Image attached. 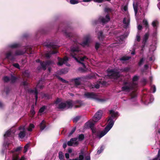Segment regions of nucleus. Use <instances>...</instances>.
I'll list each match as a JSON object with an SVG mask.
<instances>
[{"label":"nucleus","instance_id":"5","mask_svg":"<svg viewBox=\"0 0 160 160\" xmlns=\"http://www.w3.org/2000/svg\"><path fill=\"white\" fill-rule=\"evenodd\" d=\"M84 96L87 98L91 99H95L97 101L102 102L104 101L103 99L99 98L98 97L97 95L93 92H87L84 93Z\"/></svg>","mask_w":160,"mask_h":160},{"label":"nucleus","instance_id":"26","mask_svg":"<svg viewBox=\"0 0 160 160\" xmlns=\"http://www.w3.org/2000/svg\"><path fill=\"white\" fill-rule=\"evenodd\" d=\"M98 38L100 40H102L104 38V36L102 31H100L98 35Z\"/></svg>","mask_w":160,"mask_h":160},{"label":"nucleus","instance_id":"14","mask_svg":"<svg viewBox=\"0 0 160 160\" xmlns=\"http://www.w3.org/2000/svg\"><path fill=\"white\" fill-rule=\"evenodd\" d=\"M58 65L59 66H61L63 64L68 61V58L67 57H65L63 59L58 57Z\"/></svg>","mask_w":160,"mask_h":160},{"label":"nucleus","instance_id":"22","mask_svg":"<svg viewBox=\"0 0 160 160\" xmlns=\"http://www.w3.org/2000/svg\"><path fill=\"white\" fill-rule=\"evenodd\" d=\"M25 53H27L28 54H31L32 53V48L31 47H27L25 48L24 50Z\"/></svg>","mask_w":160,"mask_h":160},{"label":"nucleus","instance_id":"45","mask_svg":"<svg viewBox=\"0 0 160 160\" xmlns=\"http://www.w3.org/2000/svg\"><path fill=\"white\" fill-rule=\"evenodd\" d=\"M158 23V22L157 21H154L152 22V25L153 27L155 28L157 26V25Z\"/></svg>","mask_w":160,"mask_h":160},{"label":"nucleus","instance_id":"23","mask_svg":"<svg viewBox=\"0 0 160 160\" xmlns=\"http://www.w3.org/2000/svg\"><path fill=\"white\" fill-rule=\"evenodd\" d=\"M19 43H14L9 45V47L12 48H16L20 46Z\"/></svg>","mask_w":160,"mask_h":160},{"label":"nucleus","instance_id":"53","mask_svg":"<svg viewBox=\"0 0 160 160\" xmlns=\"http://www.w3.org/2000/svg\"><path fill=\"white\" fill-rule=\"evenodd\" d=\"M93 1L95 2H98V3H101L105 2L104 0H93Z\"/></svg>","mask_w":160,"mask_h":160},{"label":"nucleus","instance_id":"7","mask_svg":"<svg viewBox=\"0 0 160 160\" xmlns=\"http://www.w3.org/2000/svg\"><path fill=\"white\" fill-rule=\"evenodd\" d=\"M123 86L122 88V91H129L133 88L132 84L128 81L124 80L123 82Z\"/></svg>","mask_w":160,"mask_h":160},{"label":"nucleus","instance_id":"1","mask_svg":"<svg viewBox=\"0 0 160 160\" xmlns=\"http://www.w3.org/2000/svg\"><path fill=\"white\" fill-rule=\"evenodd\" d=\"M109 113L111 114V116L108 117V123L105 128V129L107 132L111 128L114 124V121L113 118L118 117L119 116L118 112H115L113 110H110Z\"/></svg>","mask_w":160,"mask_h":160},{"label":"nucleus","instance_id":"12","mask_svg":"<svg viewBox=\"0 0 160 160\" xmlns=\"http://www.w3.org/2000/svg\"><path fill=\"white\" fill-rule=\"evenodd\" d=\"M73 104H78V105H75L74 106V108H80L84 105L83 101L81 100H77L74 102L73 101Z\"/></svg>","mask_w":160,"mask_h":160},{"label":"nucleus","instance_id":"31","mask_svg":"<svg viewBox=\"0 0 160 160\" xmlns=\"http://www.w3.org/2000/svg\"><path fill=\"white\" fill-rule=\"evenodd\" d=\"M30 114L33 117L35 113V111L34 110V107L33 105H32L31 107V109L30 111Z\"/></svg>","mask_w":160,"mask_h":160},{"label":"nucleus","instance_id":"2","mask_svg":"<svg viewBox=\"0 0 160 160\" xmlns=\"http://www.w3.org/2000/svg\"><path fill=\"white\" fill-rule=\"evenodd\" d=\"M70 55L73 58L78 62L82 64V66L85 68H86L85 64L83 62H80L78 59L77 57V54L80 51L79 46L78 44L75 43V44L71 48Z\"/></svg>","mask_w":160,"mask_h":160},{"label":"nucleus","instance_id":"35","mask_svg":"<svg viewBox=\"0 0 160 160\" xmlns=\"http://www.w3.org/2000/svg\"><path fill=\"white\" fill-rule=\"evenodd\" d=\"M81 117L80 116H77L75 118H74L73 119V121L74 122L76 123L80 119Z\"/></svg>","mask_w":160,"mask_h":160},{"label":"nucleus","instance_id":"34","mask_svg":"<svg viewBox=\"0 0 160 160\" xmlns=\"http://www.w3.org/2000/svg\"><path fill=\"white\" fill-rule=\"evenodd\" d=\"M11 135V132L10 131L8 130L7 131L4 135L5 138H7L8 137H10Z\"/></svg>","mask_w":160,"mask_h":160},{"label":"nucleus","instance_id":"33","mask_svg":"<svg viewBox=\"0 0 160 160\" xmlns=\"http://www.w3.org/2000/svg\"><path fill=\"white\" fill-rule=\"evenodd\" d=\"M47 107L45 106H43L41 107L39 110V112L40 113L43 112L47 108Z\"/></svg>","mask_w":160,"mask_h":160},{"label":"nucleus","instance_id":"4","mask_svg":"<svg viewBox=\"0 0 160 160\" xmlns=\"http://www.w3.org/2000/svg\"><path fill=\"white\" fill-rule=\"evenodd\" d=\"M92 136L95 138H101L107 133L105 129L103 131H101L100 130L97 129L96 128L92 129Z\"/></svg>","mask_w":160,"mask_h":160},{"label":"nucleus","instance_id":"15","mask_svg":"<svg viewBox=\"0 0 160 160\" xmlns=\"http://www.w3.org/2000/svg\"><path fill=\"white\" fill-rule=\"evenodd\" d=\"M98 20L103 23H105L108 22L110 20V18L109 15L107 14L106 15L105 18L102 17H100Z\"/></svg>","mask_w":160,"mask_h":160},{"label":"nucleus","instance_id":"8","mask_svg":"<svg viewBox=\"0 0 160 160\" xmlns=\"http://www.w3.org/2000/svg\"><path fill=\"white\" fill-rule=\"evenodd\" d=\"M108 76L111 78L117 79L120 77V75L119 72L111 69L108 71Z\"/></svg>","mask_w":160,"mask_h":160},{"label":"nucleus","instance_id":"32","mask_svg":"<svg viewBox=\"0 0 160 160\" xmlns=\"http://www.w3.org/2000/svg\"><path fill=\"white\" fill-rule=\"evenodd\" d=\"M143 24L145 25V27L146 28H148L149 27V25L148 23V21L145 19H144L143 20Z\"/></svg>","mask_w":160,"mask_h":160},{"label":"nucleus","instance_id":"64","mask_svg":"<svg viewBox=\"0 0 160 160\" xmlns=\"http://www.w3.org/2000/svg\"><path fill=\"white\" fill-rule=\"evenodd\" d=\"M100 83L102 85H105L106 84V82L104 81H101L100 82Z\"/></svg>","mask_w":160,"mask_h":160},{"label":"nucleus","instance_id":"3","mask_svg":"<svg viewBox=\"0 0 160 160\" xmlns=\"http://www.w3.org/2000/svg\"><path fill=\"white\" fill-rule=\"evenodd\" d=\"M73 106L72 100H69L64 102H61L59 103L57 108L61 110H63L64 108L67 109L72 108Z\"/></svg>","mask_w":160,"mask_h":160},{"label":"nucleus","instance_id":"36","mask_svg":"<svg viewBox=\"0 0 160 160\" xmlns=\"http://www.w3.org/2000/svg\"><path fill=\"white\" fill-rule=\"evenodd\" d=\"M19 158L18 154H14L12 156V160H19Z\"/></svg>","mask_w":160,"mask_h":160},{"label":"nucleus","instance_id":"39","mask_svg":"<svg viewBox=\"0 0 160 160\" xmlns=\"http://www.w3.org/2000/svg\"><path fill=\"white\" fill-rule=\"evenodd\" d=\"M145 59L143 58H142L140 60V61L138 62V64L139 66H141L143 63Z\"/></svg>","mask_w":160,"mask_h":160},{"label":"nucleus","instance_id":"44","mask_svg":"<svg viewBox=\"0 0 160 160\" xmlns=\"http://www.w3.org/2000/svg\"><path fill=\"white\" fill-rule=\"evenodd\" d=\"M104 150L103 146H101L100 149H98L97 152V153L98 154H100Z\"/></svg>","mask_w":160,"mask_h":160},{"label":"nucleus","instance_id":"29","mask_svg":"<svg viewBox=\"0 0 160 160\" xmlns=\"http://www.w3.org/2000/svg\"><path fill=\"white\" fill-rule=\"evenodd\" d=\"M68 72V69L67 68H65L61 69L60 70V72L62 74H65L67 73Z\"/></svg>","mask_w":160,"mask_h":160},{"label":"nucleus","instance_id":"60","mask_svg":"<svg viewBox=\"0 0 160 160\" xmlns=\"http://www.w3.org/2000/svg\"><path fill=\"white\" fill-rule=\"evenodd\" d=\"M6 92V94L7 95L9 92L10 89L8 87H7L5 88Z\"/></svg>","mask_w":160,"mask_h":160},{"label":"nucleus","instance_id":"19","mask_svg":"<svg viewBox=\"0 0 160 160\" xmlns=\"http://www.w3.org/2000/svg\"><path fill=\"white\" fill-rule=\"evenodd\" d=\"M149 36V34L148 32H147L144 35L142 39V42L144 43H147V41L148 39Z\"/></svg>","mask_w":160,"mask_h":160},{"label":"nucleus","instance_id":"10","mask_svg":"<svg viewBox=\"0 0 160 160\" xmlns=\"http://www.w3.org/2000/svg\"><path fill=\"white\" fill-rule=\"evenodd\" d=\"M102 110H98L95 114L93 118V121L94 122H97L101 118L102 116Z\"/></svg>","mask_w":160,"mask_h":160},{"label":"nucleus","instance_id":"24","mask_svg":"<svg viewBox=\"0 0 160 160\" xmlns=\"http://www.w3.org/2000/svg\"><path fill=\"white\" fill-rule=\"evenodd\" d=\"M25 53V52L24 50H17L15 52V54L16 55H23Z\"/></svg>","mask_w":160,"mask_h":160},{"label":"nucleus","instance_id":"48","mask_svg":"<svg viewBox=\"0 0 160 160\" xmlns=\"http://www.w3.org/2000/svg\"><path fill=\"white\" fill-rule=\"evenodd\" d=\"M112 9L109 8H106L104 9V11L105 12H111L112 11Z\"/></svg>","mask_w":160,"mask_h":160},{"label":"nucleus","instance_id":"28","mask_svg":"<svg viewBox=\"0 0 160 160\" xmlns=\"http://www.w3.org/2000/svg\"><path fill=\"white\" fill-rule=\"evenodd\" d=\"M95 122H89L88 126L92 130V129H95L96 128H95L94 127Z\"/></svg>","mask_w":160,"mask_h":160},{"label":"nucleus","instance_id":"51","mask_svg":"<svg viewBox=\"0 0 160 160\" xmlns=\"http://www.w3.org/2000/svg\"><path fill=\"white\" fill-rule=\"evenodd\" d=\"M39 83H40V82H39V83H38V84L37 85V87L38 88L40 89H42L44 87V85H39Z\"/></svg>","mask_w":160,"mask_h":160},{"label":"nucleus","instance_id":"59","mask_svg":"<svg viewBox=\"0 0 160 160\" xmlns=\"http://www.w3.org/2000/svg\"><path fill=\"white\" fill-rule=\"evenodd\" d=\"M152 92L154 93L156 91V88L155 86L154 85L152 87Z\"/></svg>","mask_w":160,"mask_h":160},{"label":"nucleus","instance_id":"57","mask_svg":"<svg viewBox=\"0 0 160 160\" xmlns=\"http://www.w3.org/2000/svg\"><path fill=\"white\" fill-rule=\"evenodd\" d=\"M84 159V156L82 154H80L79 155L78 160H83Z\"/></svg>","mask_w":160,"mask_h":160},{"label":"nucleus","instance_id":"56","mask_svg":"<svg viewBox=\"0 0 160 160\" xmlns=\"http://www.w3.org/2000/svg\"><path fill=\"white\" fill-rule=\"evenodd\" d=\"M61 99L60 98H58L56 99V100L55 101L54 103L55 104H58L59 102H61Z\"/></svg>","mask_w":160,"mask_h":160},{"label":"nucleus","instance_id":"55","mask_svg":"<svg viewBox=\"0 0 160 160\" xmlns=\"http://www.w3.org/2000/svg\"><path fill=\"white\" fill-rule=\"evenodd\" d=\"M100 47V44L98 42H96L95 44V49L97 50Z\"/></svg>","mask_w":160,"mask_h":160},{"label":"nucleus","instance_id":"11","mask_svg":"<svg viewBox=\"0 0 160 160\" xmlns=\"http://www.w3.org/2000/svg\"><path fill=\"white\" fill-rule=\"evenodd\" d=\"M77 139L78 138H71L69 141L68 142L67 145L70 146H77L79 144V142L77 141Z\"/></svg>","mask_w":160,"mask_h":160},{"label":"nucleus","instance_id":"43","mask_svg":"<svg viewBox=\"0 0 160 160\" xmlns=\"http://www.w3.org/2000/svg\"><path fill=\"white\" fill-rule=\"evenodd\" d=\"M3 79L4 82H8L10 80V78L7 76L4 77Z\"/></svg>","mask_w":160,"mask_h":160},{"label":"nucleus","instance_id":"61","mask_svg":"<svg viewBox=\"0 0 160 160\" xmlns=\"http://www.w3.org/2000/svg\"><path fill=\"white\" fill-rule=\"evenodd\" d=\"M130 70V68L128 67L125 68L123 69V71L124 72H128Z\"/></svg>","mask_w":160,"mask_h":160},{"label":"nucleus","instance_id":"62","mask_svg":"<svg viewBox=\"0 0 160 160\" xmlns=\"http://www.w3.org/2000/svg\"><path fill=\"white\" fill-rule=\"evenodd\" d=\"M137 40L138 42H139L140 41V37L139 35H137Z\"/></svg>","mask_w":160,"mask_h":160},{"label":"nucleus","instance_id":"9","mask_svg":"<svg viewBox=\"0 0 160 160\" xmlns=\"http://www.w3.org/2000/svg\"><path fill=\"white\" fill-rule=\"evenodd\" d=\"M54 62L52 60H48L46 61L45 62L43 61L41 62V65L42 69L44 70L46 69V66H48L54 64Z\"/></svg>","mask_w":160,"mask_h":160},{"label":"nucleus","instance_id":"17","mask_svg":"<svg viewBox=\"0 0 160 160\" xmlns=\"http://www.w3.org/2000/svg\"><path fill=\"white\" fill-rule=\"evenodd\" d=\"M81 78L80 77H78L72 79V81H74L75 85L76 86H78L81 84Z\"/></svg>","mask_w":160,"mask_h":160},{"label":"nucleus","instance_id":"21","mask_svg":"<svg viewBox=\"0 0 160 160\" xmlns=\"http://www.w3.org/2000/svg\"><path fill=\"white\" fill-rule=\"evenodd\" d=\"M22 75L24 77L29 78L30 76V72L28 70H25L22 72Z\"/></svg>","mask_w":160,"mask_h":160},{"label":"nucleus","instance_id":"42","mask_svg":"<svg viewBox=\"0 0 160 160\" xmlns=\"http://www.w3.org/2000/svg\"><path fill=\"white\" fill-rule=\"evenodd\" d=\"M58 155H59V158H61V159H64V156L63 154V152H61L60 151L58 153Z\"/></svg>","mask_w":160,"mask_h":160},{"label":"nucleus","instance_id":"25","mask_svg":"<svg viewBox=\"0 0 160 160\" xmlns=\"http://www.w3.org/2000/svg\"><path fill=\"white\" fill-rule=\"evenodd\" d=\"M25 131H20L18 134L19 137L21 138H23L25 136Z\"/></svg>","mask_w":160,"mask_h":160},{"label":"nucleus","instance_id":"58","mask_svg":"<svg viewBox=\"0 0 160 160\" xmlns=\"http://www.w3.org/2000/svg\"><path fill=\"white\" fill-rule=\"evenodd\" d=\"M38 91H36L35 92V100H36V101L37 100H38Z\"/></svg>","mask_w":160,"mask_h":160},{"label":"nucleus","instance_id":"13","mask_svg":"<svg viewBox=\"0 0 160 160\" xmlns=\"http://www.w3.org/2000/svg\"><path fill=\"white\" fill-rule=\"evenodd\" d=\"M84 40L80 44L82 46L84 47L86 46H88L89 44V41L90 38L89 36H86L84 38Z\"/></svg>","mask_w":160,"mask_h":160},{"label":"nucleus","instance_id":"49","mask_svg":"<svg viewBox=\"0 0 160 160\" xmlns=\"http://www.w3.org/2000/svg\"><path fill=\"white\" fill-rule=\"evenodd\" d=\"M66 35L68 37H71L72 36V34L71 33L68 32L66 31L65 32Z\"/></svg>","mask_w":160,"mask_h":160},{"label":"nucleus","instance_id":"40","mask_svg":"<svg viewBox=\"0 0 160 160\" xmlns=\"http://www.w3.org/2000/svg\"><path fill=\"white\" fill-rule=\"evenodd\" d=\"M57 78L59 80L61 81L63 83H68V81L66 80L59 76L57 77Z\"/></svg>","mask_w":160,"mask_h":160},{"label":"nucleus","instance_id":"52","mask_svg":"<svg viewBox=\"0 0 160 160\" xmlns=\"http://www.w3.org/2000/svg\"><path fill=\"white\" fill-rule=\"evenodd\" d=\"M76 130V127H74V128H73L71 130V132H70V133L69 134V135H72L75 132V131Z\"/></svg>","mask_w":160,"mask_h":160},{"label":"nucleus","instance_id":"16","mask_svg":"<svg viewBox=\"0 0 160 160\" xmlns=\"http://www.w3.org/2000/svg\"><path fill=\"white\" fill-rule=\"evenodd\" d=\"M6 58L8 59L11 61L14 60L15 58L14 56L12 54L11 52H9L6 54Z\"/></svg>","mask_w":160,"mask_h":160},{"label":"nucleus","instance_id":"20","mask_svg":"<svg viewBox=\"0 0 160 160\" xmlns=\"http://www.w3.org/2000/svg\"><path fill=\"white\" fill-rule=\"evenodd\" d=\"M138 2H136L135 3L133 2V6L135 15L137 14L138 12Z\"/></svg>","mask_w":160,"mask_h":160},{"label":"nucleus","instance_id":"38","mask_svg":"<svg viewBox=\"0 0 160 160\" xmlns=\"http://www.w3.org/2000/svg\"><path fill=\"white\" fill-rule=\"evenodd\" d=\"M29 146V144L27 143V144L25 145L24 147V149L23 150V152L24 153H25L27 152L28 150V148Z\"/></svg>","mask_w":160,"mask_h":160},{"label":"nucleus","instance_id":"54","mask_svg":"<svg viewBox=\"0 0 160 160\" xmlns=\"http://www.w3.org/2000/svg\"><path fill=\"white\" fill-rule=\"evenodd\" d=\"M13 66L18 69H20L19 65L18 63H14L13 64Z\"/></svg>","mask_w":160,"mask_h":160},{"label":"nucleus","instance_id":"50","mask_svg":"<svg viewBox=\"0 0 160 160\" xmlns=\"http://www.w3.org/2000/svg\"><path fill=\"white\" fill-rule=\"evenodd\" d=\"M138 79V77L137 76H134L132 79V81L133 82L137 81Z\"/></svg>","mask_w":160,"mask_h":160},{"label":"nucleus","instance_id":"27","mask_svg":"<svg viewBox=\"0 0 160 160\" xmlns=\"http://www.w3.org/2000/svg\"><path fill=\"white\" fill-rule=\"evenodd\" d=\"M17 79V78L16 77L12 75H11V78L10 79V80H11V83H14Z\"/></svg>","mask_w":160,"mask_h":160},{"label":"nucleus","instance_id":"18","mask_svg":"<svg viewBox=\"0 0 160 160\" xmlns=\"http://www.w3.org/2000/svg\"><path fill=\"white\" fill-rule=\"evenodd\" d=\"M46 122L44 120H43L40 124V128L41 130L44 129L46 127Z\"/></svg>","mask_w":160,"mask_h":160},{"label":"nucleus","instance_id":"46","mask_svg":"<svg viewBox=\"0 0 160 160\" xmlns=\"http://www.w3.org/2000/svg\"><path fill=\"white\" fill-rule=\"evenodd\" d=\"M70 3L72 4H75L78 3V1L76 0H70Z\"/></svg>","mask_w":160,"mask_h":160},{"label":"nucleus","instance_id":"41","mask_svg":"<svg viewBox=\"0 0 160 160\" xmlns=\"http://www.w3.org/2000/svg\"><path fill=\"white\" fill-rule=\"evenodd\" d=\"M130 96L131 97V98L132 99L136 97L137 96V95L135 92H132L131 93Z\"/></svg>","mask_w":160,"mask_h":160},{"label":"nucleus","instance_id":"6","mask_svg":"<svg viewBox=\"0 0 160 160\" xmlns=\"http://www.w3.org/2000/svg\"><path fill=\"white\" fill-rule=\"evenodd\" d=\"M45 46L47 47L50 48L51 49H52V50H51L49 52L45 54V56L47 58H50L52 54H54L57 53L58 51L56 49L57 47L55 45H53L50 43L49 44H47Z\"/></svg>","mask_w":160,"mask_h":160},{"label":"nucleus","instance_id":"37","mask_svg":"<svg viewBox=\"0 0 160 160\" xmlns=\"http://www.w3.org/2000/svg\"><path fill=\"white\" fill-rule=\"evenodd\" d=\"M130 57H129L123 56L120 58L121 61H125L126 60H128Z\"/></svg>","mask_w":160,"mask_h":160},{"label":"nucleus","instance_id":"47","mask_svg":"<svg viewBox=\"0 0 160 160\" xmlns=\"http://www.w3.org/2000/svg\"><path fill=\"white\" fill-rule=\"evenodd\" d=\"M28 92L30 93H34L35 94V92L36 91H38V90L36 88H35V90L29 89H28Z\"/></svg>","mask_w":160,"mask_h":160},{"label":"nucleus","instance_id":"30","mask_svg":"<svg viewBox=\"0 0 160 160\" xmlns=\"http://www.w3.org/2000/svg\"><path fill=\"white\" fill-rule=\"evenodd\" d=\"M85 138L84 135L83 134H81L79 135L78 138L79 141H82Z\"/></svg>","mask_w":160,"mask_h":160},{"label":"nucleus","instance_id":"63","mask_svg":"<svg viewBox=\"0 0 160 160\" xmlns=\"http://www.w3.org/2000/svg\"><path fill=\"white\" fill-rule=\"evenodd\" d=\"M142 28V26L141 25H139L138 27V29L139 30H141Z\"/></svg>","mask_w":160,"mask_h":160}]
</instances>
